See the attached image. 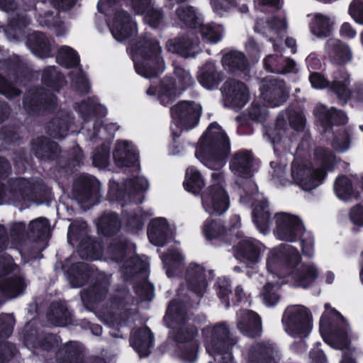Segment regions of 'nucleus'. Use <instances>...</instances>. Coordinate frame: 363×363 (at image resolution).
I'll return each mask as SVG.
<instances>
[{
	"label": "nucleus",
	"mask_w": 363,
	"mask_h": 363,
	"mask_svg": "<svg viewBox=\"0 0 363 363\" xmlns=\"http://www.w3.org/2000/svg\"><path fill=\"white\" fill-rule=\"evenodd\" d=\"M267 275L258 274L257 279L263 284L260 296L267 306L276 305L279 300L281 285L289 284L306 288L318 277V269L312 264H301V257L296 248L281 244L269 250L266 259Z\"/></svg>",
	"instance_id": "f257e3e1"
},
{
	"label": "nucleus",
	"mask_w": 363,
	"mask_h": 363,
	"mask_svg": "<svg viewBox=\"0 0 363 363\" xmlns=\"http://www.w3.org/2000/svg\"><path fill=\"white\" fill-rule=\"evenodd\" d=\"M254 164V158L251 152L242 150L235 154L230 162L231 171L240 179L237 182L239 185L240 203L255 206L252 217L257 230L265 234L270 225V213L267 202L262 194L257 191L255 183L250 178Z\"/></svg>",
	"instance_id": "f03ea898"
},
{
	"label": "nucleus",
	"mask_w": 363,
	"mask_h": 363,
	"mask_svg": "<svg viewBox=\"0 0 363 363\" xmlns=\"http://www.w3.org/2000/svg\"><path fill=\"white\" fill-rule=\"evenodd\" d=\"M308 139L303 140L297 148L296 156L291 164V177L295 184L305 191H311L320 186L326 172L335 162V155L323 147L313 152V162L304 155L310 146Z\"/></svg>",
	"instance_id": "7ed1b4c3"
},
{
	"label": "nucleus",
	"mask_w": 363,
	"mask_h": 363,
	"mask_svg": "<svg viewBox=\"0 0 363 363\" xmlns=\"http://www.w3.org/2000/svg\"><path fill=\"white\" fill-rule=\"evenodd\" d=\"M229 152L228 138L221 127L213 123L200 138L195 155L208 168L218 170L224 166Z\"/></svg>",
	"instance_id": "20e7f679"
},
{
	"label": "nucleus",
	"mask_w": 363,
	"mask_h": 363,
	"mask_svg": "<svg viewBox=\"0 0 363 363\" xmlns=\"http://www.w3.org/2000/svg\"><path fill=\"white\" fill-rule=\"evenodd\" d=\"M320 320V332L324 340L332 347L342 350L349 342L347 325L343 317L329 303Z\"/></svg>",
	"instance_id": "39448f33"
},
{
	"label": "nucleus",
	"mask_w": 363,
	"mask_h": 363,
	"mask_svg": "<svg viewBox=\"0 0 363 363\" xmlns=\"http://www.w3.org/2000/svg\"><path fill=\"white\" fill-rule=\"evenodd\" d=\"M206 352L217 363H233L230 352V331L226 323L208 326L202 331Z\"/></svg>",
	"instance_id": "423d86ee"
},
{
	"label": "nucleus",
	"mask_w": 363,
	"mask_h": 363,
	"mask_svg": "<svg viewBox=\"0 0 363 363\" xmlns=\"http://www.w3.org/2000/svg\"><path fill=\"white\" fill-rule=\"evenodd\" d=\"M174 80L166 79L161 82L159 87L150 86L147 90L148 96H157V100L163 106H167L178 97L182 92L191 86L194 80L190 72L181 66L174 67Z\"/></svg>",
	"instance_id": "0eeeda50"
},
{
	"label": "nucleus",
	"mask_w": 363,
	"mask_h": 363,
	"mask_svg": "<svg viewBox=\"0 0 363 363\" xmlns=\"http://www.w3.org/2000/svg\"><path fill=\"white\" fill-rule=\"evenodd\" d=\"M172 123L170 130L174 137H179L183 131L195 128L201 114V106L192 101L178 102L170 109Z\"/></svg>",
	"instance_id": "6e6552de"
},
{
	"label": "nucleus",
	"mask_w": 363,
	"mask_h": 363,
	"mask_svg": "<svg viewBox=\"0 0 363 363\" xmlns=\"http://www.w3.org/2000/svg\"><path fill=\"white\" fill-rule=\"evenodd\" d=\"M287 120L291 127L296 130H301L304 128L306 118L301 113L293 109L281 112L278 116L275 127L268 129L266 133L274 145V151L280 150L279 146H283L284 150H289L291 140L286 137Z\"/></svg>",
	"instance_id": "1a4fd4ad"
},
{
	"label": "nucleus",
	"mask_w": 363,
	"mask_h": 363,
	"mask_svg": "<svg viewBox=\"0 0 363 363\" xmlns=\"http://www.w3.org/2000/svg\"><path fill=\"white\" fill-rule=\"evenodd\" d=\"M213 184L201 194L204 210L211 215L225 213L230 206V199L223 187V174L216 172L211 174Z\"/></svg>",
	"instance_id": "9d476101"
},
{
	"label": "nucleus",
	"mask_w": 363,
	"mask_h": 363,
	"mask_svg": "<svg viewBox=\"0 0 363 363\" xmlns=\"http://www.w3.org/2000/svg\"><path fill=\"white\" fill-rule=\"evenodd\" d=\"M164 321L172 328L171 335L178 342H189L197 334V330L186 322V308L175 300L169 303Z\"/></svg>",
	"instance_id": "9b49d317"
},
{
	"label": "nucleus",
	"mask_w": 363,
	"mask_h": 363,
	"mask_svg": "<svg viewBox=\"0 0 363 363\" xmlns=\"http://www.w3.org/2000/svg\"><path fill=\"white\" fill-rule=\"evenodd\" d=\"M282 323L286 333L294 338L306 337L312 330L311 313L301 305L287 307L283 315Z\"/></svg>",
	"instance_id": "f8f14e48"
},
{
	"label": "nucleus",
	"mask_w": 363,
	"mask_h": 363,
	"mask_svg": "<svg viewBox=\"0 0 363 363\" xmlns=\"http://www.w3.org/2000/svg\"><path fill=\"white\" fill-rule=\"evenodd\" d=\"M57 61L62 66L73 69L69 73L72 86L81 93H87L89 84L86 76L78 66L79 59L75 51L68 46H62L58 50Z\"/></svg>",
	"instance_id": "ddd939ff"
},
{
	"label": "nucleus",
	"mask_w": 363,
	"mask_h": 363,
	"mask_svg": "<svg viewBox=\"0 0 363 363\" xmlns=\"http://www.w3.org/2000/svg\"><path fill=\"white\" fill-rule=\"evenodd\" d=\"M277 238L287 242H295L303 231L301 219L294 214L278 213L274 216Z\"/></svg>",
	"instance_id": "4468645a"
},
{
	"label": "nucleus",
	"mask_w": 363,
	"mask_h": 363,
	"mask_svg": "<svg viewBox=\"0 0 363 363\" xmlns=\"http://www.w3.org/2000/svg\"><path fill=\"white\" fill-rule=\"evenodd\" d=\"M260 91L263 100L272 107L281 106L289 95L284 82L274 77L265 78L262 81Z\"/></svg>",
	"instance_id": "2eb2a0df"
},
{
	"label": "nucleus",
	"mask_w": 363,
	"mask_h": 363,
	"mask_svg": "<svg viewBox=\"0 0 363 363\" xmlns=\"http://www.w3.org/2000/svg\"><path fill=\"white\" fill-rule=\"evenodd\" d=\"M288 28V22L284 15L274 16L270 18H257L255 25V31L268 37L269 40L274 38H280Z\"/></svg>",
	"instance_id": "dca6fc26"
},
{
	"label": "nucleus",
	"mask_w": 363,
	"mask_h": 363,
	"mask_svg": "<svg viewBox=\"0 0 363 363\" xmlns=\"http://www.w3.org/2000/svg\"><path fill=\"white\" fill-rule=\"evenodd\" d=\"M222 93L226 102L234 108H242L249 100V91L241 82L229 79L222 87Z\"/></svg>",
	"instance_id": "f3484780"
},
{
	"label": "nucleus",
	"mask_w": 363,
	"mask_h": 363,
	"mask_svg": "<svg viewBox=\"0 0 363 363\" xmlns=\"http://www.w3.org/2000/svg\"><path fill=\"white\" fill-rule=\"evenodd\" d=\"M123 186L124 189L121 190L116 182L110 181L108 195L111 200H122L126 194L129 196L131 194L144 191L148 189L149 183L143 176L137 175L128 179Z\"/></svg>",
	"instance_id": "a211bd4d"
},
{
	"label": "nucleus",
	"mask_w": 363,
	"mask_h": 363,
	"mask_svg": "<svg viewBox=\"0 0 363 363\" xmlns=\"http://www.w3.org/2000/svg\"><path fill=\"white\" fill-rule=\"evenodd\" d=\"M199 40L191 31L183 35L169 40L167 49L171 52L177 53L184 57H194L201 51Z\"/></svg>",
	"instance_id": "6ab92c4d"
},
{
	"label": "nucleus",
	"mask_w": 363,
	"mask_h": 363,
	"mask_svg": "<svg viewBox=\"0 0 363 363\" xmlns=\"http://www.w3.org/2000/svg\"><path fill=\"white\" fill-rule=\"evenodd\" d=\"M100 184L94 177L82 176L74 185V195L80 203L93 205L99 194Z\"/></svg>",
	"instance_id": "aec40b11"
},
{
	"label": "nucleus",
	"mask_w": 363,
	"mask_h": 363,
	"mask_svg": "<svg viewBox=\"0 0 363 363\" xmlns=\"http://www.w3.org/2000/svg\"><path fill=\"white\" fill-rule=\"evenodd\" d=\"M174 231V226L170 225L166 218L158 217L150 221L147 229V236L152 245L162 247L172 238Z\"/></svg>",
	"instance_id": "412c9836"
},
{
	"label": "nucleus",
	"mask_w": 363,
	"mask_h": 363,
	"mask_svg": "<svg viewBox=\"0 0 363 363\" xmlns=\"http://www.w3.org/2000/svg\"><path fill=\"white\" fill-rule=\"evenodd\" d=\"M113 157L118 167L138 168V153L135 147L128 141H118L113 152Z\"/></svg>",
	"instance_id": "4be33fe9"
},
{
	"label": "nucleus",
	"mask_w": 363,
	"mask_h": 363,
	"mask_svg": "<svg viewBox=\"0 0 363 363\" xmlns=\"http://www.w3.org/2000/svg\"><path fill=\"white\" fill-rule=\"evenodd\" d=\"M324 50L327 57L337 65H344L352 59L350 46L337 38L328 39L325 43Z\"/></svg>",
	"instance_id": "5701e85b"
},
{
	"label": "nucleus",
	"mask_w": 363,
	"mask_h": 363,
	"mask_svg": "<svg viewBox=\"0 0 363 363\" xmlns=\"http://www.w3.org/2000/svg\"><path fill=\"white\" fill-rule=\"evenodd\" d=\"M351 82L350 74L345 70H338L333 73V81L328 89L336 95L340 103L346 104L351 99Z\"/></svg>",
	"instance_id": "b1692460"
},
{
	"label": "nucleus",
	"mask_w": 363,
	"mask_h": 363,
	"mask_svg": "<svg viewBox=\"0 0 363 363\" xmlns=\"http://www.w3.org/2000/svg\"><path fill=\"white\" fill-rule=\"evenodd\" d=\"M263 66L267 71L274 74L298 72L296 62L279 52L267 55L263 60Z\"/></svg>",
	"instance_id": "393cba45"
},
{
	"label": "nucleus",
	"mask_w": 363,
	"mask_h": 363,
	"mask_svg": "<svg viewBox=\"0 0 363 363\" xmlns=\"http://www.w3.org/2000/svg\"><path fill=\"white\" fill-rule=\"evenodd\" d=\"M238 330L245 335L255 337L260 333L261 320L259 315L252 311L241 310L237 313Z\"/></svg>",
	"instance_id": "a878e982"
},
{
	"label": "nucleus",
	"mask_w": 363,
	"mask_h": 363,
	"mask_svg": "<svg viewBox=\"0 0 363 363\" xmlns=\"http://www.w3.org/2000/svg\"><path fill=\"white\" fill-rule=\"evenodd\" d=\"M334 18L320 13H315L311 21V33L318 38L323 39L330 36L334 30Z\"/></svg>",
	"instance_id": "bb28decb"
},
{
	"label": "nucleus",
	"mask_w": 363,
	"mask_h": 363,
	"mask_svg": "<svg viewBox=\"0 0 363 363\" xmlns=\"http://www.w3.org/2000/svg\"><path fill=\"white\" fill-rule=\"evenodd\" d=\"M55 96L50 91L42 89L30 91L23 100V105L28 111H31L34 107L43 106L45 109H50L55 104Z\"/></svg>",
	"instance_id": "cd10ccee"
},
{
	"label": "nucleus",
	"mask_w": 363,
	"mask_h": 363,
	"mask_svg": "<svg viewBox=\"0 0 363 363\" xmlns=\"http://www.w3.org/2000/svg\"><path fill=\"white\" fill-rule=\"evenodd\" d=\"M197 79L200 84L207 89H213L223 80V73L217 70L212 62H207L199 69Z\"/></svg>",
	"instance_id": "c85d7f7f"
},
{
	"label": "nucleus",
	"mask_w": 363,
	"mask_h": 363,
	"mask_svg": "<svg viewBox=\"0 0 363 363\" xmlns=\"http://www.w3.org/2000/svg\"><path fill=\"white\" fill-rule=\"evenodd\" d=\"M186 279L189 289L193 292L201 295L206 291V274L202 266L191 264L187 269Z\"/></svg>",
	"instance_id": "c756f323"
},
{
	"label": "nucleus",
	"mask_w": 363,
	"mask_h": 363,
	"mask_svg": "<svg viewBox=\"0 0 363 363\" xmlns=\"http://www.w3.org/2000/svg\"><path fill=\"white\" fill-rule=\"evenodd\" d=\"M130 345L140 357H147L152 346V335L150 329L143 327L135 330L130 338Z\"/></svg>",
	"instance_id": "7c9ffc66"
},
{
	"label": "nucleus",
	"mask_w": 363,
	"mask_h": 363,
	"mask_svg": "<svg viewBox=\"0 0 363 363\" xmlns=\"http://www.w3.org/2000/svg\"><path fill=\"white\" fill-rule=\"evenodd\" d=\"M76 111L84 121H89L94 116L103 117L107 113L106 108L98 101L96 98H89L76 104Z\"/></svg>",
	"instance_id": "2f4dec72"
},
{
	"label": "nucleus",
	"mask_w": 363,
	"mask_h": 363,
	"mask_svg": "<svg viewBox=\"0 0 363 363\" xmlns=\"http://www.w3.org/2000/svg\"><path fill=\"white\" fill-rule=\"evenodd\" d=\"M315 112L325 128V131L330 125H342L347 122L346 114L335 108L327 109L325 106L320 105L315 108Z\"/></svg>",
	"instance_id": "473e14b6"
},
{
	"label": "nucleus",
	"mask_w": 363,
	"mask_h": 363,
	"mask_svg": "<svg viewBox=\"0 0 363 363\" xmlns=\"http://www.w3.org/2000/svg\"><path fill=\"white\" fill-rule=\"evenodd\" d=\"M27 45L35 55L41 58L50 57L53 47L50 40L39 32L33 33L28 36Z\"/></svg>",
	"instance_id": "72a5a7b5"
},
{
	"label": "nucleus",
	"mask_w": 363,
	"mask_h": 363,
	"mask_svg": "<svg viewBox=\"0 0 363 363\" xmlns=\"http://www.w3.org/2000/svg\"><path fill=\"white\" fill-rule=\"evenodd\" d=\"M262 244L249 238H242L236 245V253L244 259L255 262L259 259Z\"/></svg>",
	"instance_id": "f704fd0d"
},
{
	"label": "nucleus",
	"mask_w": 363,
	"mask_h": 363,
	"mask_svg": "<svg viewBox=\"0 0 363 363\" xmlns=\"http://www.w3.org/2000/svg\"><path fill=\"white\" fill-rule=\"evenodd\" d=\"M222 64L225 69L235 74L244 72L247 67L245 55L235 50L225 53L222 58Z\"/></svg>",
	"instance_id": "c9c22d12"
},
{
	"label": "nucleus",
	"mask_w": 363,
	"mask_h": 363,
	"mask_svg": "<svg viewBox=\"0 0 363 363\" xmlns=\"http://www.w3.org/2000/svg\"><path fill=\"white\" fill-rule=\"evenodd\" d=\"M333 190L336 196L345 201L357 199L359 196L358 192L354 189L351 180L345 176H340L335 179Z\"/></svg>",
	"instance_id": "e433bc0d"
},
{
	"label": "nucleus",
	"mask_w": 363,
	"mask_h": 363,
	"mask_svg": "<svg viewBox=\"0 0 363 363\" xmlns=\"http://www.w3.org/2000/svg\"><path fill=\"white\" fill-rule=\"evenodd\" d=\"M121 225L118 215L113 213H104L96 223L99 233L105 236L115 235L120 230Z\"/></svg>",
	"instance_id": "4c0bfd02"
},
{
	"label": "nucleus",
	"mask_w": 363,
	"mask_h": 363,
	"mask_svg": "<svg viewBox=\"0 0 363 363\" xmlns=\"http://www.w3.org/2000/svg\"><path fill=\"white\" fill-rule=\"evenodd\" d=\"M274 347L269 344H259L254 346L247 354L249 363H276L271 359Z\"/></svg>",
	"instance_id": "58836bf2"
},
{
	"label": "nucleus",
	"mask_w": 363,
	"mask_h": 363,
	"mask_svg": "<svg viewBox=\"0 0 363 363\" xmlns=\"http://www.w3.org/2000/svg\"><path fill=\"white\" fill-rule=\"evenodd\" d=\"M91 276V271L87 264L80 262L74 264L67 272V279L72 287L82 286Z\"/></svg>",
	"instance_id": "ea45409f"
},
{
	"label": "nucleus",
	"mask_w": 363,
	"mask_h": 363,
	"mask_svg": "<svg viewBox=\"0 0 363 363\" xmlns=\"http://www.w3.org/2000/svg\"><path fill=\"white\" fill-rule=\"evenodd\" d=\"M25 284L21 277H6L0 281V291L8 298H13L21 295L24 290Z\"/></svg>",
	"instance_id": "a19ab883"
},
{
	"label": "nucleus",
	"mask_w": 363,
	"mask_h": 363,
	"mask_svg": "<svg viewBox=\"0 0 363 363\" xmlns=\"http://www.w3.org/2000/svg\"><path fill=\"white\" fill-rule=\"evenodd\" d=\"M185 190L192 194H199L205 186L201 172L195 167L187 168L183 183Z\"/></svg>",
	"instance_id": "79ce46f5"
},
{
	"label": "nucleus",
	"mask_w": 363,
	"mask_h": 363,
	"mask_svg": "<svg viewBox=\"0 0 363 363\" xmlns=\"http://www.w3.org/2000/svg\"><path fill=\"white\" fill-rule=\"evenodd\" d=\"M50 223L47 218L39 217L31 220L27 228V235L34 240H45L49 235Z\"/></svg>",
	"instance_id": "37998d69"
},
{
	"label": "nucleus",
	"mask_w": 363,
	"mask_h": 363,
	"mask_svg": "<svg viewBox=\"0 0 363 363\" xmlns=\"http://www.w3.org/2000/svg\"><path fill=\"white\" fill-rule=\"evenodd\" d=\"M33 189V185L24 179H16L10 185V192L19 201L29 200Z\"/></svg>",
	"instance_id": "c03bdc74"
},
{
	"label": "nucleus",
	"mask_w": 363,
	"mask_h": 363,
	"mask_svg": "<svg viewBox=\"0 0 363 363\" xmlns=\"http://www.w3.org/2000/svg\"><path fill=\"white\" fill-rule=\"evenodd\" d=\"M33 148L38 157L46 159L52 158V155L57 154L59 151L57 143L47 138H38L34 140Z\"/></svg>",
	"instance_id": "a18cd8bd"
},
{
	"label": "nucleus",
	"mask_w": 363,
	"mask_h": 363,
	"mask_svg": "<svg viewBox=\"0 0 363 363\" xmlns=\"http://www.w3.org/2000/svg\"><path fill=\"white\" fill-rule=\"evenodd\" d=\"M167 275L169 277H174L182 264L183 257L178 250H171L161 257Z\"/></svg>",
	"instance_id": "49530a36"
},
{
	"label": "nucleus",
	"mask_w": 363,
	"mask_h": 363,
	"mask_svg": "<svg viewBox=\"0 0 363 363\" xmlns=\"http://www.w3.org/2000/svg\"><path fill=\"white\" fill-rule=\"evenodd\" d=\"M201 36L211 43H216L224 36V28L221 25L215 23L200 24L197 26Z\"/></svg>",
	"instance_id": "de8ad7c7"
},
{
	"label": "nucleus",
	"mask_w": 363,
	"mask_h": 363,
	"mask_svg": "<svg viewBox=\"0 0 363 363\" xmlns=\"http://www.w3.org/2000/svg\"><path fill=\"white\" fill-rule=\"evenodd\" d=\"M176 16L181 24L196 28L201 23L196 9L192 6H180L176 10Z\"/></svg>",
	"instance_id": "09e8293b"
},
{
	"label": "nucleus",
	"mask_w": 363,
	"mask_h": 363,
	"mask_svg": "<svg viewBox=\"0 0 363 363\" xmlns=\"http://www.w3.org/2000/svg\"><path fill=\"white\" fill-rule=\"evenodd\" d=\"M28 23L29 21L26 16L16 13V18L12 16L5 28V33L7 38L11 40L19 39L21 34V28L25 27Z\"/></svg>",
	"instance_id": "8fccbe9b"
},
{
	"label": "nucleus",
	"mask_w": 363,
	"mask_h": 363,
	"mask_svg": "<svg viewBox=\"0 0 363 363\" xmlns=\"http://www.w3.org/2000/svg\"><path fill=\"white\" fill-rule=\"evenodd\" d=\"M101 282L95 284L87 291H84L81 296L84 301L91 302L101 300L107 293L108 280L104 277H101Z\"/></svg>",
	"instance_id": "3c124183"
},
{
	"label": "nucleus",
	"mask_w": 363,
	"mask_h": 363,
	"mask_svg": "<svg viewBox=\"0 0 363 363\" xmlns=\"http://www.w3.org/2000/svg\"><path fill=\"white\" fill-rule=\"evenodd\" d=\"M147 266L148 262L146 259L130 255V259L126 260L122 267L123 274L126 279H129L138 272L145 271Z\"/></svg>",
	"instance_id": "603ef678"
},
{
	"label": "nucleus",
	"mask_w": 363,
	"mask_h": 363,
	"mask_svg": "<svg viewBox=\"0 0 363 363\" xmlns=\"http://www.w3.org/2000/svg\"><path fill=\"white\" fill-rule=\"evenodd\" d=\"M203 232L208 240L219 238L226 232V228L219 220L207 219L203 226Z\"/></svg>",
	"instance_id": "864d4df0"
},
{
	"label": "nucleus",
	"mask_w": 363,
	"mask_h": 363,
	"mask_svg": "<svg viewBox=\"0 0 363 363\" xmlns=\"http://www.w3.org/2000/svg\"><path fill=\"white\" fill-rule=\"evenodd\" d=\"M118 128V125L116 123H110L106 126H101L100 122L96 121L94 124L93 133L89 136L90 140H94L98 137L102 140L112 138Z\"/></svg>",
	"instance_id": "5fc2aeb1"
},
{
	"label": "nucleus",
	"mask_w": 363,
	"mask_h": 363,
	"mask_svg": "<svg viewBox=\"0 0 363 363\" xmlns=\"http://www.w3.org/2000/svg\"><path fill=\"white\" fill-rule=\"evenodd\" d=\"M128 247L134 250V246L132 244L128 245L126 242H122L121 240H114L107 249L108 257L117 262L122 261L124 257L126 256Z\"/></svg>",
	"instance_id": "6e6d98bb"
},
{
	"label": "nucleus",
	"mask_w": 363,
	"mask_h": 363,
	"mask_svg": "<svg viewBox=\"0 0 363 363\" xmlns=\"http://www.w3.org/2000/svg\"><path fill=\"white\" fill-rule=\"evenodd\" d=\"M350 135L348 131L340 129L336 131L331 140L332 147L337 152H344L349 149Z\"/></svg>",
	"instance_id": "4d7b16f0"
},
{
	"label": "nucleus",
	"mask_w": 363,
	"mask_h": 363,
	"mask_svg": "<svg viewBox=\"0 0 363 363\" xmlns=\"http://www.w3.org/2000/svg\"><path fill=\"white\" fill-rule=\"evenodd\" d=\"M213 11L223 17L228 15L237 5V0H209Z\"/></svg>",
	"instance_id": "13d9d810"
},
{
	"label": "nucleus",
	"mask_w": 363,
	"mask_h": 363,
	"mask_svg": "<svg viewBox=\"0 0 363 363\" xmlns=\"http://www.w3.org/2000/svg\"><path fill=\"white\" fill-rule=\"evenodd\" d=\"M42 79L45 84L55 89H58L62 84V76L54 67H50L44 70Z\"/></svg>",
	"instance_id": "bf43d9fd"
},
{
	"label": "nucleus",
	"mask_w": 363,
	"mask_h": 363,
	"mask_svg": "<svg viewBox=\"0 0 363 363\" xmlns=\"http://www.w3.org/2000/svg\"><path fill=\"white\" fill-rule=\"evenodd\" d=\"M128 220V225L133 230L142 228L145 221L152 214L151 211L143 212L142 209L138 207L134 210Z\"/></svg>",
	"instance_id": "052dcab7"
},
{
	"label": "nucleus",
	"mask_w": 363,
	"mask_h": 363,
	"mask_svg": "<svg viewBox=\"0 0 363 363\" xmlns=\"http://www.w3.org/2000/svg\"><path fill=\"white\" fill-rule=\"evenodd\" d=\"M52 314L48 315L49 320L51 322L57 326H63L67 323V319L69 316V312L62 305L57 304V308H56V305L53 304L51 308Z\"/></svg>",
	"instance_id": "680f3d73"
},
{
	"label": "nucleus",
	"mask_w": 363,
	"mask_h": 363,
	"mask_svg": "<svg viewBox=\"0 0 363 363\" xmlns=\"http://www.w3.org/2000/svg\"><path fill=\"white\" fill-rule=\"evenodd\" d=\"M143 14H144V21L152 28L159 27L163 21V13L159 9L152 6L147 9Z\"/></svg>",
	"instance_id": "e2e57ef3"
},
{
	"label": "nucleus",
	"mask_w": 363,
	"mask_h": 363,
	"mask_svg": "<svg viewBox=\"0 0 363 363\" xmlns=\"http://www.w3.org/2000/svg\"><path fill=\"white\" fill-rule=\"evenodd\" d=\"M109 162V145L104 143L100 149H97L93 155V164L98 168H105Z\"/></svg>",
	"instance_id": "0e129e2a"
},
{
	"label": "nucleus",
	"mask_w": 363,
	"mask_h": 363,
	"mask_svg": "<svg viewBox=\"0 0 363 363\" xmlns=\"http://www.w3.org/2000/svg\"><path fill=\"white\" fill-rule=\"evenodd\" d=\"M87 225L84 222L74 223L69 225L67 233L68 242L74 244V241L79 240L86 235Z\"/></svg>",
	"instance_id": "69168bd1"
},
{
	"label": "nucleus",
	"mask_w": 363,
	"mask_h": 363,
	"mask_svg": "<svg viewBox=\"0 0 363 363\" xmlns=\"http://www.w3.org/2000/svg\"><path fill=\"white\" fill-rule=\"evenodd\" d=\"M48 128L51 135L56 138H61L66 135L69 128L65 120L56 118L50 122Z\"/></svg>",
	"instance_id": "338daca9"
},
{
	"label": "nucleus",
	"mask_w": 363,
	"mask_h": 363,
	"mask_svg": "<svg viewBox=\"0 0 363 363\" xmlns=\"http://www.w3.org/2000/svg\"><path fill=\"white\" fill-rule=\"evenodd\" d=\"M349 13L357 24L363 25V0H352Z\"/></svg>",
	"instance_id": "774afa93"
}]
</instances>
